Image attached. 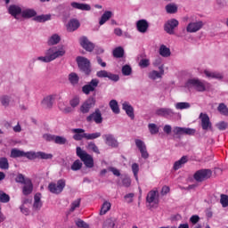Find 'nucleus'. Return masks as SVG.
<instances>
[{
  "label": "nucleus",
  "mask_w": 228,
  "mask_h": 228,
  "mask_svg": "<svg viewBox=\"0 0 228 228\" xmlns=\"http://www.w3.org/2000/svg\"><path fill=\"white\" fill-rule=\"evenodd\" d=\"M11 158H27L28 159H53L52 153H45L44 151H22L20 150L12 149L11 151Z\"/></svg>",
  "instance_id": "f257e3e1"
},
{
  "label": "nucleus",
  "mask_w": 228,
  "mask_h": 228,
  "mask_svg": "<svg viewBox=\"0 0 228 228\" xmlns=\"http://www.w3.org/2000/svg\"><path fill=\"white\" fill-rule=\"evenodd\" d=\"M77 156L83 161L86 168H94V157L83 151L80 147H77Z\"/></svg>",
  "instance_id": "f03ea898"
},
{
  "label": "nucleus",
  "mask_w": 228,
  "mask_h": 228,
  "mask_svg": "<svg viewBox=\"0 0 228 228\" xmlns=\"http://www.w3.org/2000/svg\"><path fill=\"white\" fill-rule=\"evenodd\" d=\"M77 63L78 65V69L81 72H84L86 76H90L92 72V67L90 65V60L86 57L78 56L77 57Z\"/></svg>",
  "instance_id": "7ed1b4c3"
},
{
  "label": "nucleus",
  "mask_w": 228,
  "mask_h": 228,
  "mask_svg": "<svg viewBox=\"0 0 228 228\" xmlns=\"http://www.w3.org/2000/svg\"><path fill=\"white\" fill-rule=\"evenodd\" d=\"M65 186H67V182L65 179H60L57 181V183H50L48 185V190L54 195H60V193L65 190Z\"/></svg>",
  "instance_id": "20e7f679"
},
{
  "label": "nucleus",
  "mask_w": 228,
  "mask_h": 228,
  "mask_svg": "<svg viewBox=\"0 0 228 228\" xmlns=\"http://www.w3.org/2000/svg\"><path fill=\"white\" fill-rule=\"evenodd\" d=\"M195 133H196L195 129L189 128V127L175 126L173 129L174 138H181V136H184V135L193 136Z\"/></svg>",
  "instance_id": "39448f33"
},
{
  "label": "nucleus",
  "mask_w": 228,
  "mask_h": 228,
  "mask_svg": "<svg viewBox=\"0 0 228 228\" xmlns=\"http://www.w3.org/2000/svg\"><path fill=\"white\" fill-rule=\"evenodd\" d=\"M211 175H213L211 169H200L194 173L193 179H195L197 183H204V181L210 179Z\"/></svg>",
  "instance_id": "423d86ee"
},
{
  "label": "nucleus",
  "mask_w": 228,
  "mask_h": 228,
  "mask_svg": "<svg viewBox=\"0 0 228 228\" xmlns=\"http://www.w3.org/2000/svg\"><path fill=\"white\" fill-rule=\"evenodd\" d=\"M188 88H195L197 92H206V85L198 78H191L187 81Z\"/></svg>",
  "instance_id": "0eeeda50"
},
{
  "label": "nucleus",
  "mask_w": 228,
  "mask_h": 228,
  "mask_svg": "<svg viewBox=\"0 0 228 228\" xmlns=\"http://www.w3.org/2000/svg\"><path fill=\"white\" fill-rule=\"evenodd\" d=\"M99 79L97 78H93L87 85H85L82 86V92L86 95H90L91 92H95V88L99 86Z\"/></svg>",
  "instance_id": "6e6552de"
},
{
  "label": "nucleus",
  "mask_w": 228,
  "mask_h": 228,
  "mask_svg": "<svg viewBox=\"0 0 228 228\" xmlns=\"http://www.w3.org/2000/svg\"><path fill=\"white\" fill-rule=\"evenodd\" d=\"M86 122H95L96 124H102V112L101 110L95 109L94 112H92L86 118Z\"/></svg>",
  "instance_id": "1a4fd4ad"
},
{
  "label": "nucleus",
  "mask_w": 228,
  "mask_h": 228,
  "mask_svg": "<svg viewBox=\"0 0 228 228\" xmlns=\"http://www.w3.org/2000/svg\"><path fill=\"white\" fill-rule=\"evenodd\" d=\"M67 52L65 51V48L61 46L57 50L56 47H52L48 49V54H50L52 58V61H54L57 58H61V56H65V53Z\"/></svg>",
  "instance_id": "9d476101"
},
{
  "label": "nucleus",
  "mask_w": 228,
  "mask_h": 228,
  "mask_svg": "<svg viewBox=\"0 0 228 228\" xmlns=\"http://www.w3.org/2000/svg\"><path fill=\"white\" fill-rule=\"evenodd\" d=\"M179 26V20L175 19H171L164 25V31L168 33V35H174L175 32L174 29Z\"/></svg>",
  "instance_id": "9b49d317"
},
{
  "label": "nucleus",
  "mask_w": 228,
  "mask_h": 228,
  "mask_svg": "<svg viewBox=\"0 0 228 228\" xmlns=\"http://www.w3.org/2000/svg\"><path fill=\"white\" fill-rule=\"evenodd\" d=\"M95 106V98L90 97L88 98L81 106L80 111L81 113H90V110Z\"/></svg>",
  "instance_id": "f8f14e48"
},
{
  "label": "nucleus",
  "mask_w": 228,
  "mask_h": 228,
  "mask_svg": "<svg viewBox=\"0 0 228 228\" xmlns=\"http://www.w3.org/2000/svg\"><path fill=\"white\" fill-rule=\"evenodd\" d=\"M44 140L46 142H54L55 143H67V139L63 136L53 135L51 134H45L43 135Z\"/></svg>",
  "instance_id": "ddd939ff"
},
{
  "label": "nucleus",
  "mask_w": 228,
  "mask_h": 228,
  "mask_svg": "<svg viewBox=\"0 0 228 228\" xmlns=\"http://www.w3.org/2000/svg\"><path fill=\"white\" fill-rule=\"evenodd\" d=\"M79 43L81 47H83V49H85V51H87L88 53H92V51L95 49V45L90 42V40H88V37H80Z\"/></svg>",
  "instance_id": "4468645a"
},
{
  "label": "nucleus",
  "mask_w": 228,
  "mask_h": 228,
  "mask_svg": "<svg viewBox=\"0 0 228 228\" xmlns=\"http://www.w3.org/2000/svg\"><path fill=\"white\" fill-rule=\"evenodd\" d=\"M204 27V22L201 20L191 22L187 25L186 31L187 33H197V31H200Z\"/></svg>",
  "instance_id": "2eb2a0df"
},
{
  "label": "nucleus",
  "mask_w": 228,
  "mask_h": 228,
  "mask_svg": "<svg viewBox=\"0 0 228 228\" xmlns=\"http://www.w3.org/2000/svg\"><path fill=\"white\" fill-rule=\"evenodd\" d=\"M156 115L164 117L165 118H170L175 115V112L172 109L160 108L156 110Z\"/></svg>",
  "instance_id": "dca6fc26"
},
{
  "label": "nucleus",
  "mask_w": 228,
  "mask_h": 228,
  "mask_svg": "<svg viewBox=\"0 0 228 228\" xmlns=\"http://www.w3.org/2000/svg\"><path fill=\"white\" fill-rule=\"evenodd\" d=\"M81 26L79 20L77 19H71L66 25V29L69 33H74V31H77Z\"/></svg>",
  "instance_id": "f3484780"
},
{
  "label": "nucleus",
  "mask_w": 228,
  "mask_h": 228,
  "mask_svg": "<svg viewBox=\"0 0 228 228\" xmlns=\"http://www.w3.org/2000/svg\"><path fill=\"white\" fill-rule=\"evenodd\" d=\"M56 97H58V94H49L42 100L41 104L45 108L51 109L56 101Z\"/></svg>",
  "instance_id": "a211bd4d"
},
{
  "label": "nucleus",
  "mask_w": 228,
  "mask_h": 228,
  "mask_svg": "<svg viewBox=\"0 0 228 228\" xmlns=\"http://www.w3.org/2000/svg\"><path fill=\"white\" fill-rule=\"evenodd\" d=\"M200 118L201 120V127L204 131L211 129V121L209 120V116H208V114L200 113Z\"/></svg>",
  "instance_id": "6ab92c4d"
},
{
  "label": "nucleus",
  "mask_w": 228,
  "mask_h": 228,
  "mask_svg": "<svg viewBox=\"0 0 228 228\" xmlns=\"http://www.w3.org/2000/svg\"><path fill=\"white\" fill-rule=\"evenodd\" d=\"M136 29L139 33H147L149 29V21H147V20H139L136 22Z\"/></svg>",
  "instance_id": "aec40b11"
},
{
  "label": "nucleus",
  "mask_w": 228,
  "mask_h": 228,
  "mask_svg": "<svg viewBox=\"0 0 228 228\" xmlns=\"http://www.w3.org/2000/svg\"><path fill=\"white\" fill-rule=\"evenodd\" d=\"M22 193L23 195H31V193H33V183L31 182V179L26 178V182L22 188Z\"/></svg>",
  "instance_id": "412c9836"
},
{
  "label": "nucleus",
  "mask_w": 228,
  "mask_h": 228,
  "mask_svg": "<svg viewBox=\"0 0 228 228\" xmlns=\"http://www.w3.org/2000/svg\"><path fill=\"white\" fill-rule=\"evenodd\" d=\"M72 8L75 10H81L82 12H90L92 10V6L88 4H79L77 2L71 3Z\"/></svg>",
  "instance_id": "4be33fe9"
},
{
  "label": "nucleus",
  "mask_w": 228,
  "mask_h": 228,
  "mask_svg": "<svg viewBox=\"0 0 228 228\" xmlns=\"http://www.w3.org/2000/svg\"><path fill=\"white\" fill-rule=\"evenodd\" d=\"M159 69V71L152 70L151 72L149 73L150 79L156 81V79L161 78L163 74H165V69H163V66H160Z\"/></svg>",
  "instance_id": "5701e85b"
},
{
  "label": "nucleus",
  "mask_w": 228,
  "mask_h": 228,
  "mask_svg": "<svg viewBox=\"0 0 228 228\" xmlns=\"http://www.w3.org/2000/svg\"><path fill=\"white\" fill-rule=\"evenodd\" d=\"M72 133L75 134L73 135L74 140L79 142V140H83L86 138V133H85V129L83 128H74L72 129Z\"/></svg>",
  "instance_id": "b1692460"
},
{
  "label": "nucleus",
  "mask_w": 228,
  "mask_h": 228,
  "mask_svg": "<svg viewBox=\"0 0 228 228\" xmlns=\"http://www.w3.org/2000/svg\"><path fill=\"white\" fill-rule=\"evenodd\" d=\"M8 12L10 15L14 17V19H17V15H20V13H22V8H20L19 5L12 4L8 8Z\"/></svg>",
  "instance_id": "393cba45"
},
{
  "label": "nucleus",
  "mask_w": 228,
  "mask_h": 228,
  "mask_svg": "<svg viewBox=\"0 0 228 228\" xmlns=\"http://www.w3.org/2000/svg\"><path fill=\"white\" fill-rule=\"evenodd\" d=\"M122 108L126 111V115H128L133 120L134 118V109L133 108V106H131L129 102H125L122 104Z\"/></svg>",
  "instance_id": "a878e982"
},
{
  "label": "nucleus",
  "mask_w": 228,
  "mask_h": 228,
  "mask_svg": "<svg viewBox=\"0 0 228 228\" xmlns=\"http://www.w3.org/2000/svg\"><path fill=\"white\" fill-rule=\"evenodd\" d=\"M68 79L71 86H77L79 85V76L76 72H71L68 76Z\"/></svg>",
  "instance_id": "bb28decb"
},
{
  "label": "nucleus",
  "mask_w": 228,
  "mask_h": 228,
  "mask_svg": "<svg viewBox=\"0 0 228 228\" xmlns=\"http://www.w3.org/2000/svg\"><path fill=\"white\" fill-rule=\"evenodd\" d=\"M111 17H113V12L111 11H106L100 19V26L106 24V22H108Z\"/></svg>",
  "instance_id": "cd10ccee"
},
{
  "label": "nucleus",
  "mask_w": 228,
  "mask_h": 228,
  "mask_svg": "<svg viewBox=\"0 0 228 228\" xmlns=\"http://www.w3.org/2000/svg\"><path fill=\"white\" fill-rule=\"evenodd\" d=\"M21 17L23 19H31L32 17H37V11L34 9H26L21 11Z\"/></svg>",
  "instance_id": "c85d7f7f"
},
{
  "label": "nucleus",
  "mask_w": 228,
  "mask_h": 228,
  "mask_svg": "<svg viewBox=\"0 0 228 228\" xmlns=\"http://www.w3.org/2000/svg\"><path fill=\"white\" fill-rule=\"evenodd\" d=\"M117 219L115 217L107 218L102 224V228H115Z\"/></svg>",
  "instance_id": "c756f323"
},
{
  "label": "nucleus",
  "mask_w": 228,
  "mask_h": 228,
  "mask_svg": "<svg viewBox=\"0 0 228 228\" xmlns=\"http://www.w3.org/2000/svg\"><path fill=\"white\" fill-rule=\"evenodd\" d=\"M204 74L207 77H211L212 79H224V75L220 72H211L206 69Z\"/></svg>",
  "instance_id": "7c9ffc66"
},
{
  "label": "nucleus",
  "mask_w": 228,
  "mask_h": 228,
  "mask_svg": "<svg viewBox=\"0 0 228 228\" xmlns=\"http://www.w3.org/2000/svg\"><path fill=\"white\" fill-rule=\"evenodd\" d=\"M136 146H137V149L141 152L142 158H143V159H147L149 158V152L147 151V146H145V144H143V143H137Z\"/></svg>",
  "instance_id": "2f4dec72"
},
{
  "label": "nucleus",
  "mask_w": 228,
  "mask_h": 228,
  "mask_svg": "<svg viewBox=\"0 0 228 228\" xmlns=\"http://www.w3.org/2000/svg\"><path fill=\"white\" fill-rule=\"evenodd\" d=\"M157 197H158V191H150L146 197V202H148V204H152V202H156Z\"/></svg>",
  "instance_id": "473e14b6"
},
{
  "label": "nucleus",
  "mask_w": 228,
  "mask_h": 228,
  "mask_svg": "<svg viewBox=\"0 0 228 228\" xmlns=\"http://www.w3.org/2000/svg\"><path fill=\"white\" fill-rule=\"evenodd\" d=\"M185 163H188V157L183 156L179 160L175 162L173 167L174 170H179Z\"/></svg>",
  "instance_id": "72a5a7b5"
},
{
  "label": "nucleus",
  "mask_w": 228,
  "mask_h": 228,
  "mask_svg": "<svg viewBox=\"0 0 228 228\" xmlns=\"http://www.w3.org/2000/svg\"><path fill=\"white\" fill-rule=\"evenodd\" d=\"M112 54L114 58H124V48L122 46L116 47L112 52Z\"/></svg>",
  "instance_id": "f704fd0d"
},
{
  "label": "nucleus",
  "mask_w": 228,
  "mask_h": 228,
  "mask_svg": "<svg viewBox=\"0 0 228 228\" xmlns=\"http://www.w3.org/2000/svg\"><path fill=\"white\" fill-rule=\"evenodd\" d=\"M61 40V37L58 36V34H53L49 39H48V45H56L57 44H60V41Z\"/></svg>",
  "instance_id": "c9c22d12"
},
{
  "label": "nucleus",
  "mask_w": 228,
  "mask_h": 228,
  "mask_svg": "<svg viewBox=\"0 0 228 228\" xmlns=\"http://www.w3.org/2000/svg\"><path fill=\"white\" fill-rule=\"evenodd\" d=\"M110 108L115 113L116 115H118L120 113V109L118 108V102L116 100H111L110 102Z\"/></svg>",
  "instance_id": "e433bc0d"
},
{
  "label": "nucleus",
  "mask_w": 228,
  "mask_h": 228,
  "mask_svg": "<svg viewBox=\"0 0 228 228\" xmlns=\"http://www.w3.org/2000/svg\"><path fill=\"white\" fill-rule=\"evenodd\" d=\"M111 209V203L108 201H104L101 210H100V215H106L110 210Z\"/></svg>",
  "instance_id": "4c0bfd02"
},
{
  "label": "nucleus",
  "mask_w": 228,
  "mask_h": 228,
  "mask_svg": "<svg viewBox=\"0 0 228 228\" xmlns=\"http://www.w3.org/2000/svg\"><path fill=\"white\" fill-rule=\"evenodd\" d=\"M37 60L43 61V63H51L53 61L51 54H49V50H46L45 56L37 57Z\"/></svg>",
  "instance_id": "58836bf2"
},
{
  "label": "nucleus",
  "mask_w": 228,
  "mask_h": 228,
  "mask_svg": "<svg viewBox=\"0 0 228 228\" xmlns=\"http://www.w3.org/2000/svg\"><path fill=\"white\" fill-rule=\"evenodd\" d=\"M34 20L37 22H46V20H51V14H42L34 17Z\"/></svg>",
  "instance_id": "ea45409f"
},
{
  "label": "nucleus",
  "mask_w": 228,
  "mask_h": 228,
  "mask_svg": "<svg viewBox=\"0 0 228 228\" xmlns=\"http://www.w3.org/2000/svg\"><path fill=\"white\" fill-rule=\"evenodd\" d=\"M0 168L2 170H8L10 168V163L8 162V159L4 157L0 158Z\"/></svg>",
  "instance_id": "a19ab883"
},
{
  "label": "nucleus",
  "mask_w": 228,
  "mask_h": 228,
  "mask_svg": "<svg viewBox=\"0 0 228 228\" xmlns=\"http://www.w3.org/2000/svg\"><path fill=\"white\" fill-rule=\"evenodd\" d=\"M159 54L164 58H168V56H170V48H167L162 45L159 48Z\"/></svg>",
  "instance_id": "79ce46f5"
},
{
  "label": "nucleus",
  "mask_w": 228,
  "mask_h": 228,
  "mask_svg": "<svg viewBox=\"0 0 228 228\" xmlns=\"http://www.w3.org/2000/svg\"><path fill=\"white\" fill-rule=\"evenodd\" d=\"M102 138L107 143H117V138L111 134H104Z\"/></svg>",
  "instance_id": "37998d69"
},
{
  "label": "nucleus",
  "mask_w": 228,
  "mask_h": 228,
  "mask_svg": "<svg viewBox=\"0 0 228 228\" xmlns=\"http://www.w3.org/2000/svg\"><path fill=\"white\" fill-rule=\"evenodd\" d=\"M148 129L151 134H158V133H159V126L154 123H150L148 125Z\"/></svg>",
  "instance_id": "c03bdc74"
},
{
  "label": "nucleus",
  "mask_w": 228,
  "mask_h": 228,
  "mask_svg": "<svg viewBox=\"0 0 228 228\" xmlns=\"http://www.w3.org/2000/svg\"><path fill=\"white\" fill-rule=\"evenodd\" d=\"M81 168H83V162L79 159L75 160L71 165V170H73V172H77V170H81Z\"/></svg>",
  "instance_id": "a18cd8bd"
},
{
  "label": "nucleus",
  "mask_w": 228,
  "mask_h": 228,
  "mask_svg": "<svg viewBox=\"0 0 228 228\" xmlns=\"http://www.w3.org/2000/svg\"><path fill=\"white\" fill-rule=\"evenodd\" d=\"M217 110L221 115H224V117H228V108L225 103H220L217 107Z\"/></svg>",
  "instance_id": "49530a36"
},
{
  "label": "nucleus",
  "mask_w": 228,
  "mask_h": 228,
  "mask_svg": "<svg viewBox=\"0 0 228 228\" xmlns=\"http://www.w3.org/2000/svg\"><path fill=\"white\" fill-rule=\"evenodd\" d=\"M191 105L190 104V102H177L175 105V108L176 110H189V108H191Z\"/></svg>",
  "instance_id": "de8ad7c7"
},
{
  "label": "nucleus",
  "mask_w": 228,
  "mask_h": 228,
  "mask_svg": "<svg viewBox=\"0 0 228 228\" xmlns=\"http://www.w3.org/2000/svg\"><path fill=\"white\" fill-rule=\"evenodd\" d=\"M121 72L123 76H131V74L133 73V69L130 65L126 64L122 67Z\"/></svg>",
  "instance_id": "09e8293b"
},
{
  "label": "nucleus",
  "mask_w": 228,
  "mask_h": 228,
  "mask_svg": "<svg viewBox=\"0 0 228 228\" xmlns=\"http://www.w3.org/2000/svg\"><path fill=\"white\" fill-rule=\"evenodd\" d=\"M166 12L167 13H177V5H175V4H169L166 5Z\"/></svg>",
  "instance_id": "8fccbe9b"
},
{
  "label": "nucleus",
  "mask_w": 228,
  "mask_h": 228,
  "mask_svg": "<svg viewBox=\"0 0 228 228\" xmlns=\"http://www.w3.org/2000/svg\"><path fill=\"white\" fill-rule=\"evenodd\" d=\"M132 172L135 180L138 181V172H140V166H138L137 163H134L132 165Z\"/></svg>",
  "instance_id": "3c124183"
},
{
  "label": "nucleus",
  "mask_w": 228,
  "mask_h": 228,
  "mask_svg": "<svg viewBox=\"0 0 228 228\" xmlns=\"http://www.w3.org/2000/svg\"><path fill=\"white\" fill-rule=\"evenodd\" d=\"M220 204L223 206V208L228 207V195L227 194L220 195Z\"/></svg>",
  "instance_id": "603ef678"
},
{
  "label": "nucleus",
  "mask_w": 228,
  "mask_h": 228,
  "mask_svg": "<svg viewBox=\"0 0 228 228\" xmlns=\"http://www.w3.org/2000/svg\"><path fill=\"white\" fill-rule=\"evenodd\" d=\"M101 132H96L93 134H87L86 133V140H95L97 138H100Z\"/></svg>",
  "instance_id": "864d4df0"
},
{
  "label": "nucleus",
  "mask_w": 228,
  "mask_h": 228,
  "mask_svg": "<svg viewBox=\"0 0 228 228\" xmlns=\"http://www.w3.org/2000/svg\"><path fill=\"white\" fill-rule=\"evenodd\" d=\"M0 202H3L4 204L10 202V196L3 191H0Z\"/></svg>",
  "instance_id": "5fc2aeb1"
},
{
  "label": "nucleus",
  "mask_w": 228,
  "mask_h": 228,
  "mask_svg": "<svg viewBox=\"0 0 228 228\" xmlns=\"http://www.w3.org/2000/svg\"><path fill=\"white\" fill-rule=\"evenodd\" d=\"M1 104L4 106V108H8L10 106V96L4 95L0 98Z\"/></svg>",
  "instance_id": "6e6d98bb"
},
{
  "label": "nucleus",
  "mask_w": 228,
  "mask_h": 228,
  "mask_svg": "<svg viewBox=\"0 0 228 228\" xmlns=\"http://www.w3.org/2000/svg\"><path fill=\"white\" fill-rule=\"evenodd\" d=\"M79 206H81V199H77L75 201H73L71 203V207H70V209L69 211L72 213L74 211H76V208H79Z\"/></svg>",
  "instance_id": "4d7b16f0"
},
{
  "label": "nucleus",
  "mask_w": 228,
  "mask_h": 228,
  "mask_svg": "<svg viewBox=\"0 0 228 228\" xmlns=\"http://www.w3.org/2000/svg\"><path fill=\"white\" fill-rule=\"evenodd\" d=\"M216 126L217 129H219V131H225L228 127V124L225 121H220L216 125Z\"/></svg>",
  "instance_id": "13d9d810"
},
{
  "label": "nucleus",
  "mask_w": 228,
  "mask_h": 228,
  "mask_svg": "<svg viewBox=\"0 0 228 228\" xmlns=\"http://www.w3.org/2000/svg\"><path fill=\"white\" fill-rule=\"evenodd\" d=\"M107 78L110 79V81H114L115 83H117V81L120 79V77H118V75L117 74H113L109 71V73L107 74Z\"/></svg>",
  "instance_id": "bf43d9fd"
},
{
  "label": "nucleus",
  "mask_w": 228,
  "mask_h": 228,
  "mask_svg": "<svg viewBox=\"0 0 228 228\" xmlns=\"http://www.w3.org/2000/svg\"><path fill=\"white\" fill-rule=\"evenodd\" d=\"M76 225L78 228H90V225H88V224H86V222H85L81 219H78L76 221Z\"/></svg>",
  "instance_id": "052dcab7"
},
{
  "label": "nucleus",
  "mask_w": 228,
  "mask_h": 228,
  "mask_svg": "<svg viewBox=\"0 0 228 228\" xmlns=\"http://www.w3.org/2000/svg\"><path fill=\"white\" fill-rule=\"evenodd\" d=\"M79 102H80V100H79V97L77 96L74 97L69 101V104L71 108H77V106H79Z\"/></svg>",
  "instance_id": "680f3d73"
},
{
  "label": "nucleus",
  "mask_w": 228,
  "mask_h": 228,
  "mask_svg": "<svg viewBox=\"0 0 228 228\" xmlns=\"http://www.w3.org/2000/svg\"><path fill=\"white\" fill-rule=\"evenodd\" d=\"M139 65L142 68L145 69L151 65V62L149 61V59H142L139 62Z\"/></svg>",
  "instance_id": "e2e57ef3"
},
{
  "label": "nucleus",
  "mask_w": 228,
  "mask_h": 228,
  "mask_svg": "<svg viewBox=\"0 0 228 228\" xmlns=\"http://www.w3.org/2000/svg\"><path fill=\"white\" fill-rule=\"evenodd\" d=\"M16 183H20V184H25L26 183V179L22 175V174H19L16 178H15Z\"/></svg>",
  "instance_id": "0e129e2a"
},
{
  "label": "nucleus",
  "mask_w": 228,
  "mask_h": 228,
  "mask_svg": "<svg viewBox=\"0 0 228 228\" xmlns=\"http://www.w3.org/2000/svg\"><path fill=\"white\" fill-rule=\"evenodd\" d=\"M122 183H123V186H125L126 188H129V186H131V178L125 176L122 179Z\"/></svg>",
  "instance_id": "69168bd1"
},
{
  "label": "nucleus",
  "mask_w": 228,
  "mask_h": 228,
  "mask_svg": "<svg viewBox=\"0 0 228 228\" xmlns=\"http://www.w3.org/2000/svg\"><path fill=\"white\" fill-rule=\"evenodd\" d=\"M108 73L109 71H106V70H100V71H97L96 72V76L100 78H102V77H108Z\"/></svg>",
  "instance_id": "338daca9"
},
{
  "label": "nucleus",
  "mask_w": 228,
  "mask_h": 228,
  "mask_svg": "<svg viewBox=\"0 0 228 228\" xmlns=\"http://www.w3.org/2000/svg\"><path fill=\"white\" fill-rule=\"evenodd\" d=\"M167 193H170V187L165 185L161 189V195H167Z\"/></svg>",
  "instance_id": "774afa93"
}]
</instances>
